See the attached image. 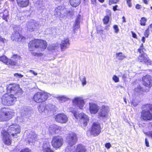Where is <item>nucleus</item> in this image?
<instances>
[{"mask_svg":"<svg viewBox=\"0 0 152 152\" xmlns=\"http://www.w3.org/2000/svg\"><path fill=\"white\" fill-rule=\"evenodd\" d=\"M21 132L20 127L16 124H13L10 126L7 130H3L1 132L2 140L4 144L7 145H10L12 143V139L10 136L17 138L18 134Z\"/></svg>","mask_w":152,"mask_h":152,"instance_id":"obj_1","label":"nucleus"},{"mask_svg":"<svg viewBox=\"0 0 152 152\" xmlns=\"http://www.w3.org/2000/svg\"><path fill=\"white\" fill-rule=\"evenodd\" d=\"M47 46V41L41 39H34L30 41L28 44V49L30 51H33L34 49H38L43 51L46 49Z\"/></svg>","mask_w":152,"mask_h":152,"instance_id":"obj_2","label":"nucleus"},{"mask_svg":"<svg viewBox=\"0 0 152 152\" xmlns=\"http://www.w3.org/2000/svg\"><path fill=\"white\" fill-rule=\"evenodd\" d=\"M141 80L142 84L146 88L139 85L134 88V91L136 92H148L152 87V77L149 75H146L142 77Z\"/></svg>","mask_w":152,"mask_h":152,"instance_id":"obj_3","label":"nucleus"},{"mask_svg":"<svg viewBox=\"0 0 152 152\" xmlns=\"http://www.w3.org/2000/svg\"><path fill=\"white\" fill-rule=\"evenodd\" d=\"M142 109L141 112L140 119L142 121H148L152 120V113L150 110L152 111V104H147L143 105L142 107Z\"/></svg>","mask_w":152,"mask_h":152,"instance_id":"obj_4","label":"nucleus"},{"mask_svg":"<svg viewBox=\"0 0 152 152\" xmlns=\"http://www.w3.org/2000/svg\"><path fill=\"white\" fill-rule=\"evenodd\" d=\"M15 116V113L8 107H3L0 109V122L9 121Z\"/></svg>","mask_w":152,"mask_h":152,"instance_id":"obj_5","label":"nucleus"},{"mask_svg":"<svg viewBox=\"0 0 152 152\" xmlns=\"http://www.w3.org/2000/svg\"><path fill=\"white\" fill-rule=\"evenodd\" d=\"M51 94L45 91H40L36 92L33 95L32 100L37 103L45 102L51 96Z\"/></svg>","mask_w":152,"mask_h":152,"instance_id":"obj_6","label":"nucleus"},{"mask_svg":"<svg viewBox=\"0 0 152 152\" xmlns=\"http://www.w3.org/2000/svg\"><path fill=\"white\" fill-rule=\"evenodd\" d=\"M70 112L73 114L77 119L79 120L82 127H86L87 126L89 121V118L87 115L83 112L77 113V112L73 110H70Z\"/></svg>","mask_w":152,"mask_h":152,"instance_id":"obj_7","label":"nucleus"},{"mask_svg":"<svg viewBox=\"0 0 152 152\" xmlns=\"http://www.w3.org/2000/svg\"><path fill=\"white\" fill-rule=\"evenodd\" d=\"M17 98L13 95L7 93L4 94L1 97V102L4 105L11 106L13 105L16 101Z\"/></svg>","mask_w":152,"mask_h":152,"instance_id":"obj_8","label":"nucleus"},{"mask_svg":"<svg viewBox=\"0 0 152 152\" xmlns=\"http://www.w3.org/2000/svg\"><path fill=\"white\" fill-rule=\"evenodd\" d=\"M64 143V140L63 137L57 135L53 137L51 140V145L54 149L57 150L61 148Z\"/></svg>","mask_w":152,"mask_h":152,"instance_id":"obj_9","label":"nucleus"},{"mask_svg":"<svg viewBox=\"0 0 152 152\" xmlns=\"http://www.w3.org/2000/svg\"><path fill=\"white\" fill-rule=\"evenodd\" d=\"M91 135L96 137L99 135L101 132V128L99 123L97 122H94L91 126V129L89 130Z\"/></svg>","mask_w":152,"mask_h":152,"instance_id":"obj_10","label":"nucleus"},{"mask_svg":"<svg viewBox=\"0 0 152 152\" xmlns=\"http://www.w3.org/2000/svg\"><path fill=\"white\" fill-rule=\"evenodd\" d=\"M20 90L19 86L16 84H10L7 88V93L13 96L18 95Z\"/></svg>","mask_w":152,"mask_h":152,"instance_id":"obj_11","label":"nucleus"},{"mask_svg":"<svg viewBox=\"0 0 152 152\" xmlns=\"http://www.w3.org/2000/svg\"><path fill=\"white\" fill-rule=\"evenodd\" d=\"M137 60L139 62L146 64L148 65H152V61L150 59L146 53H142L139 55Z\"/></svg>","mask_w":152,"mask_h":152,"instance_id":"obj_12","label":"nucleus"},{"mask_svg":"<svg viewBox=\"0 0 152 152\" xmlns=\"http://www.w3.org/2000/svg\"><path fill=\"white\" fill-rule=\"evenodd\" d=\"M12 59H9L7 65L9 66H15L18 65V60H20L21 57L17 54H13L11 58Z\"/></svg>","mask_w":152,"mask_h":152,"instance_id":"obj_13","label":"nucleus"},{"mask_svg":"<svg viewBox=\"0 0 152 152\" xmlns=\"http://www.w3.org/2000/svg\"><path fill=\"white\" fill-rule=\"evenodd\" d=\"M55 120L57 122L63 124L66 123L67 122L68 118L64 113H60L56 115Z\"/></svg>","mask_w":152,"mask_h":152,"instance_id":"obj_14","label":"nucleus"},{"mask_svg":"<svg viewBox=\"0 0 152 152\" xmlns=\"http://www.w3.org/2000/svg\"><path fill=\"white\" fill-rule=\"evenodd\" d=\"M66 140L70 146H72L76 143L78 140V137L75 133H72L68 134Z\"/></svg>","mask_w":152,"mask_h":152,"instance_id":"obj_15","label":"nucleus"},{"mask_svg":"<svg viewBox=\"0 0 152 152\" xmlns=\"http://www.w3.org/2000/svg\"><path fill=\"white\" fill-rule=\"evenodd\" d=\"M70 45V41L69 38H64L61 40L60 45V49L61 51L65 50L68 48Z\"/></svg>","mask_w":152,"mask_h":152,"instance_id":"obj_16","label":"nucleus"},{"mask_svg":"<svg viewBox=\"0 0 152 152\" xmlns=\"http://www.w3.org/2000/svg\"><path fill=\"white\" fill-rule=\"evenodd\" d=\"M109 111V108L107 106L102 105L101 106L98 116L102 118H105L107 116Z\"/></svg>","mask_w":152,"mask_h":152,"instance_id":"obj_17","label":"nucleus"},{"mask_svg":"<svg viewBox=\"0 0 152 152\" xmlns=\"http://www.w3.org/2000/svg\"><path fill=\"white\" fill-rule=\"evenodd\" d=\"M72 102L73 104L77 105L80 109H83L85 104L83 100L78 97H75Z\"/></svg>","mask_w":152,"mask_h":152,"instance_id":"obj_18","label":"nucleus"},{"mask_svg":"<svg viewBox=\"0 0 152 152\" xmlns=\"http://www.w3.org/2000/svg\"><path fill=\"white\" fill-rule=\"evenodd\" d=\"M18 6L21 8L28 7L30 4L29 0H16Z\"/></svg>","mask_w":152,"mask_h":152,"instance_id":"obj_19","label":"nucleus"},{"mask_svg":"<svg viewBox=\"0 0 152 152\" xmlns=\"http://www.w3.org/2000/svg\"><path fill=\"white\" fill-rule=\"evenodd\" d=\"M42 151L43 152H55L51 148L49 142H44L42 145Z\"/></svg>","mask_w":152,"mask_h":152,"instance_id":"obj_20","label":"nucleus"},{"mask_svg":"<svg viewBox=\"0 0 152 152\" xmlns=\"http://www.w3.org/2000/svg\"><path fill=\"white\" fill-rule=\"evenodd\" d=\"M89 109L91 113L95 114L98 112L99 107L96 104L91 103L90 104Z\"/></svg>","mask_w":152,"mask_h":152,"instance_id":"obj_21","label":"nucleus"},{"mask_svg":"<svg viewBox=\"0 0 152 152\" xmlns=\"http://www.w3.org/2000/svg\"><path fill=\"white\" fill-rule=\"evenodd\" d=\"M107 15L105 16L102 19L103 23L104 24L107 25L109 22L110 18L111 15V13L110 10H107L106 11Z\"/></svg>","mask_w":152,"mask_h":152,"instance_id":"obj_22","label":"nucleus"},{"mask_svg":"<svg viewBox=\"0 0 152 152\" xmlns=\"http://www.w3.org/2000/svg\"><path fill=\"white\" fill-rule=\"evenodd\" d=\"M85 146L81 143L78 144L75 149V152H86Z\"/></svg>","mask_w":152,"mask_h":152,"instance_id":"obj_23","label":"nucleus"},{"mask_svg":"<svg viewBox=\"0 0 152 152\" xmlns=\"http://www.w3.org/2000/svg\"><path fill=\"white\" fill-rule=\"evenodd\" d=\"M36 24L35 22H29L27 26V30L30 31H34L36 28Z\"/></svg>","mask_w":152,"mask_h":152,"instance_id":"obj_24","label":"nucleus"},{"mask_svg":"<svg viewBox=\"0 0 152 152\" xmlns=\"http://www.w3.org/2000/svg\"><path fill=\"white\" fill-rule=\"evenodd\" d=\"M70 5L73 7L78 6L81 2V0H69Z\"/></svg>","mask_w":152,"mask_h":152,"instance_id":"obj_25","label":"nucleus"},{"mask_svg":"<svg viewBox=\"0 0 152 152\" xmlns=\"http://www.w3.org/2000/svg\"><path fill=\"white\" fill-rule=\"evenodd\" d=\"M115 55L116 58L120 61H122L126 58V56L124 55L122 52L117 53Z\"/></svg>","mask_w":152,"mask_h":152,"instance_id":"obj_26","label":"nucleus"},{"mask_svg":"<svg viewBox=\"0 0 152 152\" xmlns=\"http://www.w3.org/2000/svg\"><path fill=\"white\" fill-rule=\"evenodd\" d=\"M9 59V58L4 55L0 56V61L6 65L8 63Z\"/></svg>","mask_w":152,"mask_h":152,"instance_id":"obj_27","label":"nucleus"},{"mask_svg":"<svg viewBox=\"0 0 152 152\" xmlns=\"http://www.w3.org/2000/svg\"><path fill=\"white\" fill-rule=\"evenodd\" d=\"M146 51V49L144 48L143 44H141L139 48L137 49V51L140 54H141L142 53H144V51Z\"/></svg>","mask_w":152,"mask_h":152,"instance_id":"obj_28","label":"nucleus"},{"mask_svg":"<svg viewBox=\"0 0 152 152\" xmlns=\"http://www.w3.org/2000/svg\"><path fill=\"white\" fill-rule=\"evenodd\" d=\"M147 21V19L145 17H142L140 20V24L142 26H145Z\"/></svg>","mask_w":152,"mask_h":152,"instance_id":"obj_29","label":"nucleus"},{"mask_svg":"<svg viewBox=\"0 0 152 152\" xmlns=\"http://www.w3.org/2000/svg\"><path fill=\"white\" fill-rule=\"evenodd\" d=\"M19 36V33L18 32H15L12 34L11 38L13 41H16L18 36Z\"/></svg>","mask_w":152,"mask_h":152,"instance_id":"obj_30","label":"nucleus"},{"mask_svg":"<svg viewBox=\"0 0 152 152\" xmlns=\"http://www.w3.org/2000/svg\"><path fill=\"white\" fill-rule=\"evenodd\" d=\"M62 7L61 6H58L55 9V11L56 14L59 15H61V12L62 10Z\"/></svg>","mask_w":152,"mask_h":152,"instance_id":"obj_31","label":"nucleus"},{"mask_svg":"<svg viewBox=\"0 0 152 152\" xmlns=\"http://www.w3.org/2000/svg\"><path fill=\"white\" fill-rule=\"evenodd\" d=\"M9 16V13L8 11H6V12H4L3 13L2 18L3 19L5 20L6 21H7V18Z\"/></svg>","mask_w":152,"mask_h":152,"instance_id":"obj_32","label":"nucleus"},{"mask_svg":"<svg viewBox=\"0 0 152 152\" xmlns=\"http://www.w3.org/2000/svg\"><path fill=\"white\" fill-rule=\"evenodd\" d=\"M61 127L56 126L53 128V131L55 134L58 133V131H61Z\"/></svg>","mask_w":152,"mask_h":152,"instance_id":"obj_33","label":"nucleus"},{"mask_svg":"<svg viewBox=\"0 0 152 152\" xmlns=\"http://www.w3.org/2000/svg\"><path fill=\"white\" fill-rule=\"evenodd\" d=\"M17 37L18 38H17L16 41L18 42H22V40L26 39V38L24 37L21 35L20 34L19 36H18Z\"/></svg>","mask_w":152,"mask_h":152,"instance_id":"obj_34","label":"nucleus"},{"mask_svg":"<svg viewBox=\"0 0 152 152\" xmlns=\"http://www.w3.org/2000/svg\"><path fill=\"white\" fill-rule=\"evenodd\" d=\"M80 18L78 17L75 20V26L76 28H80V22H79Z\"/></svg>","mask_w":152,"mask_h":152,"instance_id":"obj_35","label":"nucleus"},{"mask_svg":"<svg viewBox=\"0 0 152 152\" xmlns=\"http://www.w3.org/2000/svg\"><path fill=\"white\" fill-rule=\"evenodd\" d=\"M120 0H109L108 4L109 5H111L117 3Z\"/></svg>","mask_w":152,"mask_h":152,"instance_id":"obj_36","label":"nucleus"},{"mask_svg":"<svg viewBox=\"0 0 152 152\" xmlns=\"http://www.w3.org/2000/svg\"><path fill=\"white\" fill-rule=\"evenodd\" d=\"M59 100L61 101L65 102L68 100V98L63 96L58 97Z\"/></svg>","mask_w":152,"mask_h":152,"instance_id":"obj_37","label":"nucleus"},{"mask_svg":"<svg viewBox=\"0 0 152 152\" xmlns=\"http://www.w3.org/2000/svg\"><path fill=\"white\" fill-rule=\"evenodd\" d=\"M101 28V26H99V27H96V31L97 33L98 34H103V30L102 29H99V28Z\"/></svg>","mask_w":152,"mask_h":152,"instance_id":"obj_38","label":"nucleus"},{"mask_svg":"<svg viewBox=\"0 0 152 152\" xmlns=\"http://www.w3.org/2000/svg\"><path fill=\"white\" fill-rule=\"evenodd\" d=\"M19 152H31V149L26 148L22 149Z\"/></svg>","mask_w":152,"mask_h":152,"instance_id":"obj_39","label":"nucleus"},{"mask_svg":"<svg viewBox=\"0 0 152 152\" xmlns=\"http://www.w3.org/2000/svg\"><path fill=\"white\" fill-rule=\"evenodd\" d=\"M112 79L113 80L115 83H117L119 81V78L115 75H113Z\"/></svg>","mask_w":152,"mask_h":152,"instance_id":"obj_40","label":"nucleus"},{"mask_svg":"<svg viewBox=\"0 0 152 152\" xmlns=\"http://www.w3.org/2000/svg\"><path fill=\"white\" fill-rule=\"evenodd\" d=\"M113 27L114 30V32L117 33L118 32L119 29L118 26L116 25H114L113 26Z\"/></svg>","mask_w":152,"mask_h":152,"instance_id":"obj_41","label":"nucleus"},{"mask_svg":"<svg viewBox=\"0 0 152 152\" xmlns=\"http://www.w3.org/2000/svg\"><path fill=\"white\" fill-rule=\"evenodd\" d=\"M144 35L145 37L146 38H147L149 36V31L148 29H147L144 33Z\"/></svg>","mask_w":152,"mask_h":152,"instance_id":"obj_42","label":"nucleus"},{"mask_svg":"<svg viewBox=\"0 0 152 152\" xmlns=\"http://www.w3.org/2000/svg\"><path fill=\"white\" fill-rule=\"evenodd\" d=\"M56 46L54 45H51L49 46V47L48 48V50H52L55 49Z\"/></svg>","mask_w":152,"mask_h":152,"instance_id":"obj_43","label":"nucleus"},{"mask_svg":"<svg viewBox=\"0 0 152 152\" xmlns=\"http://www.w3.org/2000/svg\"><path fill=\"white\" fill-rule=\"evenodd\" d=\"M42 105H39L38 106V109L39 111L40 112H42L44 110V106H42Z\"/></svg>","mask_w":152,"mask_h":152,"instance_id":"obj_44","label":"nucleus"},{"mask_svg":"<svg viewBox=\"0 0 152 152\" xmlns=\"http://www.w3.org/2000/svg\"><path fill=\"white\" fill-rule=\"evenodd\" d=\"M14 76L16 77H19L20 78H21L23 76V75H21L20 73H15L14 74Z\"/></svg>","mask_w":152,"mask_h":152,"instance_id":"obj_45","label":"nucleus"},{"mask_svg":"<svg viewBox=\"0 0 152 152\" xmlns=\"http://www.w3.org/2000/svg\"><path fill=\"white\" fill-rule=\"evenodd\" d=\"M111 146V145L110 142L106 143L105 144V147L107 149H109Z\"/></svg>","mask_w":152,"mask_h":152,"instance_id":"obj_46","label":"nucleus"},{"mask_svg":"<svg viewBox=\"0 0 152 152\" xmlns=\"http://www.w3.org/2000/svg\"><path fill=\"white\" fill-rule=\"evenodd\" d=\"M126 1L128 6L129 7H131L132 6L131 0H126Z\"/></svg>","mask_w":152,"mask_h":152,"instance_id":"obj_47","label":"nucleus"},{"mask_svg":"<svg viewBox=\"0 0 152 152\" xmlns=\"http://www.w3.org/2000/svg\"><path fill=\"white\" fill-rule=\"evenodd\" d=\"M118 7V6L117 5H115L113 7V10L114 11H116L119 10H118L117 9V8Z\"/></svg>","mask_w":152,"mask_h":152,"instance_id":"obj_48","label":"nucleus"},{"mask_svg":"<svg viewBox=\"0 0 152 152\" xmlns=\"http://www.w3.org/2000/svg\"><path fill=\"white\" fill-rule=\"evenodd\" d=\"M82 82V84L83 86H84L86 83V78L84 77L83 78L82 80H81Z\"/></svg>","mask_w":152,"mask_h":152,"instance_id":"obj_49","label":"nucleus"},{"mask_svg":"<svg viewBox=\"0 0 152 152\" xmlns=\"http://www.w3.org/2000/svg\"><path fill=\"white\" fill-rule=\"evenodd\" d=\"M91 4L95 6L97 4L96 0H91Z\"/></svg>","mask_w":152,"mask_h":152,"instance_id":"obj_50","label":"nucleus"},{"mask_svg":"<svg viewBox=\"0 0 152 152\" xmlns=\"http://www.w3.org/2000/svg\"><path fill=\"white\" fill-rule=\"evenodd\" d=\"M43 54L42 53H35L34 54V56H42Z\"/></svg>","mask_w":152,"mask_h":152,"instance_id":"obj_51","label":"nucleus"},{"mask_svg":"<svg viewBox=\"0 0 152 152\" xmlns=\"http://www.w3.org/2000/svg\"><path fill=\"white\" fill-rule=\"evenodd\" d=\"M131 33L132 35V37L135 39H137V36L136 34L134 32L132 31Z\"/></svg>","mask_w":152,"mask_h":152,"instance_id":"obj_52","label":"nucleus"},{"mask_svg":"<svg viewBox=\"0 0 152 152\" xmlns=\"http://www.w3.org/2000/svg\"><path fill=\"white\" fill-rule=\"evenodd\" d=\"M30 138L32 140H35L37 138V135L36 134H32L31 135Z\"/></svg>","mask_w":152,"mask_h":152,"instance_id":"obj_53","label":"nucleus"},{"mask_svg":"<svg viewBox=\"0 0 152 152\" xmlns=\"http://www.w3.org/2000/svg\"><path fill=\"white\" fill-rule=\"evenodd\" d=\"M141 7L142 6L139 4H137L135 5V8L137 10H139Z\"/></svg>","mask_w":152,"mask_h":152,"instance_id":"obj_54","label":"nucleus"},{"mask_svg":"<svg viewBox=\"0 0 152 152\" xmlns=\"http://www.w3.org/2000/svg\"><path fill=\"white\" fill-rule=\"evenodd\" d=\"M29 72L33 74L34 75L36 76L37 75V73L35 72L33 70H29Z\"/></svg>","mask_w":152,"mask_h":152,"instance_id":"obj_55","label":"nucleus"},{"mask_svg":"<svg viewBox=\"0 0 152 152\" xmlns=\"http://www.w3.org/2000/svg\"><path fill=\"white\" fill-rule=\"evenodd\" d=\"M145 143L146 146L147 147H149V145L148 141L147 140V139L146 138H145Z\"/></svg>","mask_w":152,"mask_h":152,"instance_id":"obj_56","label":"nucleus"},{"mask_svg":"<svg viewBox=\"0 0 152 152\" xmlns=\"http://www.w3.org/2000/svg\"><path fill=\"white\" fill-rule=\"evenodd\" d=\"M147 29H148L149 31H150V29L152 31V24H150Z\"/></svg>","mask_w":152,"mask_h":152,"instance_id":"obj_57","label":"nucleus"},{"mask_svg":"<svg viewBox=\"0 0 152 152\" xmlns=\"http://www.w3.org/2000/svg\"><path fill=\"white\" fill-rule=\"evenodd\" d=\"M122 79L124 80H125L126 78V76L125 74H124V75H122Z\"/></svg>","mask_w":152,"mask_h":152,"instance_id":"obj_58","label":"nucleus"},{"mask_svg":"<svg viewBox=\"0 0 152 152\" xmlns=\"http://www.w3.org/2000/svg\"><path fill=\"white\" fill-rule=\"evenodd\" d=\"M148 0H142V2L145 4H148Z\"/></svg>","mask_w":152,"mask_h":152,"instance_id":"obj_59","label":"nucleus"},{"mask_svg":"<svg viewBox=\"0 0 152 152\" xmlns=\"http://www.w3.org/2000/svg\"><path fill=\"white\" fill-rule=\"evenodd\" d=\"M145 37H142V38L141 41H142L143 43H144L145 42Z\"/></svg>","mask_w":152,"mask_h":152,"instance_id":"obj_60","label":"nucleus"},{"mask_svg":"<svg viewBox=\"0 0 152 152\" xmlns=\"http://www.w3.org/2000/svg\"><path fill=\"white\" fill-rule=\"evenodd\" d=\"M122 22L123 23H125L126 22L125 18L124 17V16H123L122 17Z\"/></svg>","mask_w":152,"mask_h":152,"instance_id":"obj_61","label":"nucleus"},{"mask_svg":"<svg viewBox=\"0 0 152 152\" xmlns=\"http://www.w3.org/2000/svg\"><path fill=\"white\" fill-rule=\"evenodd\" d=\"M98 1L100 2V3H103L104 1V0H98Z\"/></svg>","mask_w":152,"mask_h":152,"instance_id":"obj_62","label":"nucleus"},{"mask_svg":"<svg viewBox=\"0 0 152 152\" xmlns=\"http://www.w3.org/2000/svg\"><path fill=\"white\" fill-rule=\"evenodd\" d=\"M124 101L125 102V103L126 104L127 102H126V97L124 98Z\"/></svg>","mask_w":152,"mask_h":152,"instance_id":"obj_63","label":"nucleus"},{"mask_svg":"<svg viewBox=\"0 0 152 152\" xmlns=\"http://www.w3.org/2000/svg\"><path fill=\"white\" fill-rule=\"evenodd\" d=\"M149 136L152 138V132H150L149 133Z\"/></svg>","mask_w":152,"mask_h":152,"instance_id":"obj_64","label":"nucleus"}]
</instances>
